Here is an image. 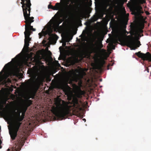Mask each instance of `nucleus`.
Here are the masks:
<instances>
[{
  "label": "nucleus",
  "mask_w": 151,
  "mask_h": 151,
  "mask_svg": "<svg viewBox=\"0 0 151 151\" xmlns=\"http://www.w3.org/2000/svg\"><path fill=\"white\" fill-rule=\"evenodd\" d=\"M55 106L52 108L51 111L58 120H62L70 114V109L67 102L60 99H57L55 101Z\"/></svg>",
  "instance_id": "f257e3e1"
},
{
  "label": "nucleus",
  "mask_w": 151,
  "mask_h": 151,
  "mask_svg": "<svg viewBox=\"0 0 151 151\" xmlns=\"http://www.w3.org/2000/svg\"><path fill=\"white\" fill-rule=\"evenodd\" d=\"M14 112L16 114V122L13 126L12 131L11 132H9L11 139L12 140H14L17 137V132L19 131L20 126L22 124L21 122L23 120L22 115H20L21 112L20 111H19L17 113L15 111Z\"/></svg>",
  "instance_id": "f03ea898"
},
{
  "label": "nucleus",
  "mask_w": 151,
  "mask_h": 151,
  "mask_svg": "<svg viewBox=\"0 0 151 151\" xmlns=\"http://www.w3.org/2000/svg\"><path fill=\"white\" fill-rule=\"evenodd\" d=\"M63 12V11L62 9L58 11L54 16L50 20V23L52 22L54 23V26H57L59 27V24L63 21L62 19H61V18L64 17L66 19L68 17L67 14L64 15Z\"/></svg>",
  "instance_id": "7ed1b4c3"
},
{
  "label": "nucleus",
  "mask_w": 151,
  "mask_h": 151,
  "mask_svg": "<svg viewBox=\"0 0 151 151\" xmlns=\"http://www.w3.org/2000/svg\"><path fill=\"white\" fill-rule=\"evenodd\" d=\"M25 1H22L21 4L22 5V7L23 9L24 16L28 15V14H30L31 4L30 0H26Z\"/></svg>",
  "instance_id": "20e7f679"
},
{
  "label": "nucleus",
  "mask_w": 151,
  "mask_h": 151,
  "mask_svg": "<svg viewBox=\"0 0 151 151\" xmlns=\"http://www.w3.org/2000/svg\"><path fill=\"white\" fill-rule=\"evenodd\" d=\"M30 14H28V15L24 16V18L25 20L24 22L25 23V27H27L29 30H31L33 31L36 30L35 28H33V27L31 25V23L34 22V17H30Z\"/></svg>",
  "instance_id": "39448f33"
},
{
  "label": "nucleus",
  "mask_w": 151,
  "mask_h": 151,
  "mask_svg": "<svg viewBox=\"0 0 151 151\" xmlns=\"http://www.w3.org/2000/svg\"><path fill=\"white\" fill-rule=\"evenodd\" d=\"M135 55L144 60H148L151 62V54L147 52L146 54L141 53L140 51L135 53Z\"/></svg>",
  "instance_id": "423d86ee"
},
{
  "label": "nucleus",
  "mask_w": 151,
  "mask_h": 151,
  "mask_svg": "<svg viewBox=\"0 0 151 151\" xmlns=\"http://www.w3.org/2000/svg\"><path fill=\"white\" fill-rule=\"evenodd\" d=\"M10 65L11 62L7 63L5 65L2 70L0 72V77L3 76L5 78H6L9 77V73L7 70L10 66Z\"/></svg>",
  "instance_id": "0eeeda50"
},
{
  "label": "nucleus",
  "mask_w": 151,
  "mask_h": 151,
  "mask_svg": "<svg viewBox=\"0 0 151 151\" xmlns=\"http://www.w3.org/2000/svg\"><path fill=\"white\" fill-rule=\"evenodd\" d=\"M48 27L47 32L49 34H50L53 32V30L54 32H57L59 27L57 26H54V23L52 22L50 23V21L48 23Z\"/></svg>",
  "instance_id": "6e6552de"
},
{
  "label": "nucleus",
  "mask_w": 151,
  "mask_h": 151,
  "mask_svg": "<svg viewBox=\"0 0 151 151\" xmlns=\"http://www.w3.org/2000/svg\"><path fill=\"white\" fill-rule=\"evenodd\" d=\"M129 44L132 48V49L135 50L139 47L141 45L140 42L139 40H132L129 41Z\"/></svg>",
  "instance_id": "1a4fd4ad"
},
{
  "label": "nucleus",
  "mask_w": 151,
  "mask_h": 151,
  "mask_svg": "<svg viewBox=\"0 0 151 151\" xmlns=\"http://www.w3.org/2000/svg\"><path fill=\"white\" fill-rule=\"evenodd\" d=\"M24 143H15L13 148L8 149L7 151H19Z\"/></svg>",
  "instance_id": "9d476101"
},
{
  "label": "nucleus",
  "mask_w": 151,
  "mask_h": 151,
  "mask_svg": "<svg viewBox=\"0 0 151 151\" xmlns=\"http://www.w3.org/2000/svg\"><path fill=\"white\" fill-rule=\"evenodd\" d=\"M132 9L133 12L132 14H133L137 15L143 13L142 7L140 6H132Z\"/></svg>",
  "instance_id": "9b49d317"
},
{
  "label": "nucleus",
  "mask_w": 151,
  "mask_h": 151,
  "mask_svg": "<svg viewBox=\"0 0 151 151\" xmlns=\"http://www.w3.org/2000/svg\"><path fill=\"white\" fill-rule=\"evenodd\" d=\"M73 106L74 108L77 110L80 111L82 110V108L80 106V104L78 102L77 99H75L73 100Z\"/></svg>",
  "instance_id": "f8f14e48"
},
{
  "label": "nucleus",
  "mask_w": 151,
  "mask_h": 151,
  "mask_svg": "<svg viewBox=\"0 0 151 151\" xmlns=\"http://www.w3.org/2000/svg\"><path fill=\"white\" fill-rule=\"evenodd\" d=\"M103 47V45L101 42L96 43L94 44L92 43V48L93 50H94L96 49H101Z\"/></svg>",
  "instance_id": "ddd939ff"
},
{
  "label": "nucleus",
  "mask_w": 151,
  "mask_h": 151,
  "mask_svg": "<svg viewBox=\"0 0 151 151\" xmlns=\"http://www.w3.org/2000/svg\"><path fill=\"white\" fill-rule=\"evenodd\" d=\"M32 30H29V29H28L26 27H25V31L24 32V34L25 35V38H27L28 39H31L29 36L32 33Z\"/></svg>",
  "instance_id": "4468645a"
},
{
  "label": "nucleus",
  "mask_w": 151,
  "mask_h": 151,
  "mask_svg": "<svg viewBox=\"0 0 151 151\" xmlns=\"http://www.w3.org/2000/svg\"><path fill=\"white\" fill-rule=\"evenodd\" d=\"M58 36L56 34H52L50 38V41L52 43L55 44L56 42V41L58 38Z\"/></svg>",
  "instance_id": "2eb2a0df"
},
{
  "label": "nucleus",
  "mask_w": 151,
  "mask_h": 151,
  "mask_svg": "<svg viewBox=\"0 0 151 151\" xmlns=\"http://www.w3.org/2000/svg\"><path fill=\"white\" fill-rule=\"evenodd\" d=\"M31 39H28L25 38L24 39V47L26 48V49H28L29 45V42L31 40Z\"/></svg>",
  "instance_id": "dca6fc26"
},
{
  "label": "nucleus",
  "mask_w": 151,
  "mask_h": 151,
  "mask_svg": "<svg viewBox=\"0 0 151 151\" xmlns=\"http://www.w3.org/2000/svg\"><path fill=\"white\" fill-rule=\"evenodd\" d=\"M32 104V101L30 100H29L28 101H26L25 104V105L24 106V107L27 108L30 106Z\"/></svg>",
  "instance_id": "f3484780"
},
{
  "label": "nucleus",
  "mask_w": 151,
  "mask_h": 151,
  "mask_svg": "<svg viewBox=\"0 0 151 151\" xmlns=\"http://www.w3.org/2000/svg\"><path fill=\"white\" fill-rule=\"evenodd\" d=\"M27 109L26 108V107H23L22 109V116L23 118V119L24 118V116H25V114L26 111Z\"/></svg>",
  "instance_id": "a211bd4d"
},
{
  "label": "nucleus",
  "mask_w": 151,
  "mask_h": 151,
  "mask_svg": "<svg viewBox=\"0 0 151 151\" xmlns=\"http://www.w3.org/2000/svg\"><path fill=\"white\" fill-rule=\"evenodd\" d=\"M68 87V88H70V87L68 86L67 84H66L65 85V86H63V89L64 91L65 92V94L66 95V93L68 92V91L67 88L66 87Z\"/></svg>",
  "instance_id": "6ab92c4d"
},
{
  "label": "nucleus",
  "mask_w": 151,
  "mask_h": 151,
  "mask_svg": "<svg viewBox=\"0 0 151 151\" xmlns=\"http://www.w3.org/2000/svg\"><path fill=\"white\" fill-rule=\"evenodd\" d=\"M54 6L55 8L58 9L57 10H59L61 9V4L60 3H57Z\"/></svg>",
  "instance_id": "aec40b11"
},
{
  "label": "nucleus",
  "mask_w": 151,
  "mask_h": 151,
  "mask_svg": "<svg viewBox=\"0 0 151 151\" xmlns=\"http://www.w3.org/2000/svg\"><path fill=\"white\" fill-rule=\"evenodd\" d=\"M48 8L49 9H51L54 10H57L58 9H57L55 8V7H54V6H53L52 5H51L50 4L48 5Z\"/></svg>",
  "instance_id": "412c9836"
},
{
  "label": "nucleus",
  "mask_w": 151,
  "mask_h": 151,
  "mask_svg": "<svg viewBox=\"0 0 151 151\" xmlns=\"http://www.w3.org/2000/svg\"><path fill=\"white\" fill-rule=\"evenodd\" d=\"M105 63V61L104 60H101L99 62V65L101 67H103Z\"/></svg>",
  "instance_id": "4be33fe9"
},
{
  "label": "nucleus",
  "mask_w": 151,
  "mask_h": 151,
  "mask_svg": "<svg viewBox=\"0 0 151 151\" xmlns=\"http://www.w3.org/2000/svg\"><path fill=\"white\" fill-rule=\"evenodd\" d=\"M39 35L40 37V38H41L42 36L43 35L42 33H39Z\"/></svg>",
  "instance_id": "5701e85b"
},
{
  "label": "nucleus",
  "mask_w": 151,
  "mask_h": 151,
  "mask_svg": "<svg viewBox=\"0 0 151 151\" xmlns=\"http://www.w3.org/2000/svg\"><path fill=\"white\" fill-rule=\"evenodd\" d=\"M86 73L84 72H83L82 73H81L80 74L81 75L82 77H83L84 74H85Z\"/></svg>",
  "instance_id": "b1692460"
},
{
  "label": "nucleus",
  "mask_w": 151,
  "mask_h": 151,
  "mask_svg": "<svg viewBox=\"0 0 151 151\" xmlns=\"http://www.w3.org/2000/svg\"><path fill=\"white\" fill-rule=\"evenodd\" d=\"M122 38V36H120L119 37V42H120L121 41V38Z\"/></svg>",
  "instance_id": "393cba45"
},
{
  "label": "nucleus",
  "mask_w": 151,
  "mask_h": 151,
  "mask_svg": "<svg viewBox=\"0 0 151 151\" xmlns=\"http://www.w3.org/2000/svg\"><path fill=\"white\" fill-rule=\"evenodd\" d=\"M147 70V72H148V73H149V69L147 67L146 68V70Z\"/></svg>",
  "instance_id": "a878e982"
},
{
  "label": "nucleus",
  "mask_w": 151,
  "mask_h": 151,
  "mask_svg": "<svg viewBox=\"0 0 151 151\" xmlns=\"http://www.w3.org/2000/svg\"><path fill=\"white\" fill-rule=\"evenodd\" d=\"M70 41V40L69 39H68L66 40V42H69Z\"/></svg>",
  "instance_id": "bb28decb"
},
{
  "label": "nucleus",
  "mask_w": 151,
  "mask_h": 151,
  "mask_svg": "<svg viewBox=\"0 0 151 151\" xmlns=\"http://www.w3.org/2000/svg\"><path fill=\"white\" fill-rule=\"evenodd\" d=\"M126 36L128 38H129L130 37V35L127 36V35H126Z\"/></svg>",
  "instance_id": "cd10ccee"
},
{
  "label": "nucleus",
  "mask_w": 151,
  "mask_h": 151,
  "mask_svg": "<svg viewBox=\"0 0 151 151\" xmlns=\"http://www.w3.org/2000/svg\"><path fill=\"white\" fill-rule=\"evenodd\" d=\"M17 56H17H16V57L14 58H13L12 59V60H16V59H15L16 58V57Z\"/></svg>",
  "instance_id": "c85d7f7f"
},
{
  "label": "nucleus",
  "mask_w": 151,
  "mask_h": 151,
  "mask_svg": "<svg viewBox=\"0 0 151 151\" xmlns=\"http://www.w3.org/2000/svg\"><path fill=\"white\" fill-rule=\"evenodd\" d=\"M107 4L108 5H109V1H108V2H107Z\"/></svg>",
  "instance_id": "c756f323"
},
{
  "label": "nucleus",
  "mask_w": 151,
  "mask_h": 151,
  "mask_svg": "<svg viewBox=\"0 0 151 151\" xmlns=\"http://www.w3.org/2000/svg\"><path fill=\"white\" fill-rule=\"evenodd\" d=\"M102 50L104 51V52H105L106 51V50H104V49H102Z\"/></svg>",
  "instance_id": "7c9ffc66"
},
{
  "label": "nucleus",
  "mask_w": 151,
  "mask_h": 151,
  "mask_svg": "<svg viewBox=\"0 0 151 151\" xmlns=\"http://www.w3.org/2000/svg\"><path fill=\"white\" fill-rule=\"evenodd\" d=\"M125 33H127V34L129 33L128 32H127L126 30H125Z\"/></svg>",
  "instance_id": "2f4dec72"
},
{
  "label": "nucleus",
  "mask_w": 151,
  "mask_h": 151,
  "mask_svg": "<svg viewBox=\"0 0 151 151\" xmlns=\"http://www.w3.org/2000/svg\"><path fill=\"white\" fill-rule=\"evenodd\" d=\"M81 4H78V6H81Z\"/></svg>",
  "instance_id": "473e14b6"
},
{
  "label": "nucleus",
  "mask_w": 151,
  "mask_h": 151,
  "mask_svg": "<svg viewBox=\"0 0 151 151\" xmlns=\"http://www.w3.org/2000/svg\"><path fill=\"white\" fill-rule=\"evenodd\" d=\"M83 120H84V121H86V119H83Z\"/></svg>",
  "instance_id": "72a5a7b5"
},
{
  "label": "nucleus",
  "mask_w": 151,
  "mask_h": 151,
  "mask_svg": "<svg viewBox=\"0 0 151 151\" xmlns=\"http://www.w3.org/2000/svg\"><path fill=\"white\" fill-rule=\"evenodd\" d=\"M63 44L65 46L66 45V43H63Z\"/></svg>",
  "instance_id": "f704fd0d"
},
{
  "label": "nucleus",
  "mask_w": 151,
  "mask_h": 151,
  "mask_svg": "<svg viewBox=\"0 0 151 151\" xmlns=\"http://www.w3.org/2000/svg\"><path fill=\"white\" fill-rule=\"evenodd\" d=\"M115 47H114L112 49L114 50V49H115Z\"/></svg>",
  "instance_id": "c9c22d12"
},
{
  "label": "nucleus",
  "mask_w": 151,
  "mask_h": 151,
  "mask_svg": "<svg viewBox=\"0 0 151 151\" xmlns=\"http://www.w3.org/2000/svg\"><path fill=\"white\" fill-rule=\"evenodd\" d=\"M21 1H26V0H21Z\"/></svg>",
  "instance_id": "e433bc0d"
},
{
  "label": "nucleus",
  "mask_w": 151,
  "mask_h": 151,
  "mask_svg": "<svg viewBox=\"0 0 151 151\" xmlns=\"http://www.w3.org/2000/svg\"><path fill=\"white\" fill-rule=\"evenodd\" d=\"M72 37H71L70 39L71 40L72 39Z\"/></svg>",
  "instance_id": "4c0bfd02"
},
{
  "label": "nucleus",
  "mask_w": 151,
  "mask_h": 151,
  "mask_svg": "<svg viewBox=\"0 0 151 151\" xmlns=\"http://www.w3.org/2000/svg\"><path fill=\"white\" fill-rule=\"evenodd\" d=\"M132 33H133V34H134V32H133Z\"/></svg>",
  "instance_id": "58836bf2"
}]
</instances>
